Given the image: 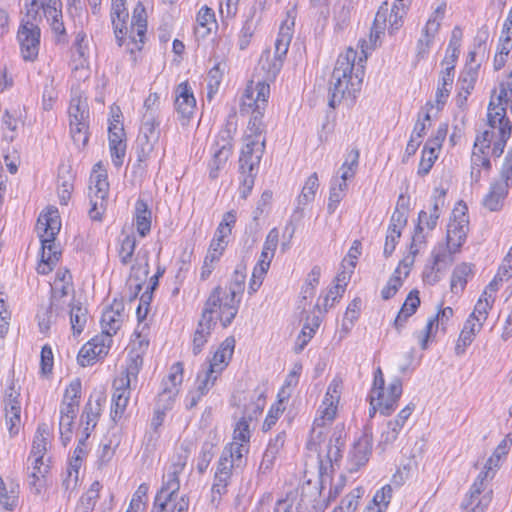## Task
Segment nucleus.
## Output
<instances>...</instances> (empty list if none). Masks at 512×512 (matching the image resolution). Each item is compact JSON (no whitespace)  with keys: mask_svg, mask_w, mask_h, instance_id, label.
I'll use <instances>...</instances> for the list:
<instances>
[{"mask_svg":"<svg viewBox=\"0 0 512 512\" xmlns=\"http://www.w3.org/2000/svg\"><path fill=\"white\" fill-rule=\"evenodd\" d=\"M415 256L416 255L412 254L411 257H406L398 263L387 283L381 290V297L383 300H389L397 294L399 289L402 287L404 280L410 274Z\"/></svg>","mask_w":512,"mask_h":512,"instance_id":"cd10ccee","label":"nucleus"},{"mask_svg":"<svg viewBox=\"0 0 512 512\" xmlns=\"http://www.w3.org/2000/svg\"><path fill=\"white\" fill-rule=\"evenodd\" d=\"M343 388V377L339 374L335 375L329 382L316 410L311 435L306 442L307 451L317 455L321 474L332 472L334 465L342 459L346 438L345 425L344 423L336 425L328 441L325 440L321 431L316 433L315 430L330 426L336 420L340 411Z\"/></svg>","mask_w":512,"mask_h":512,"instance_id":"f257e3e1","label":"nucleus"},{"mask_svg":"<svg viewBox=\"0 0 512 512\" xmlns=\"http://www.w3.org/2000/svg\"><path fill=\"white\" fill-rule=\"evenodd\" d=\"M133 220L139 236L145 237L150 233L152 226V213L145 200L138 199L136 201Z\"/></svg>","mask_w":512,"mask_h":512,"instance_id":"c03bdc74","label":"nucleus"},{"mask_svg":"<svg viewBox=\"0 0 512 512\" xmlns=\"http://www.w3.org/2000/svg\"><path fill=\"white\" fill-rule=\"evenodd\" d=\"M458 253L452 252L447 244L435 247L431 253V269L436 273L441 272Z\"/></svg>","mask_w":512,"mask_h":512,"instance_id":"4d7b16f0","label":"nucleus"},{"mask_svg":"<svg viewBox=\"0 0 512 512\" xmlns=\"http://www.w3.org/2000/svg\"><path fill=\"white\" fill-rule=\"evenodd\" d=\"M484 324L472 317H467L455 343L456 355H463L467 348L474 342L476 336L482 330Z\"/></svg>","mask_w":512,"mask_h":512,"instance_id":"e433bc0d","label":"nucleus"},{"mask_svg":"<svg viewBox=\"0 0 512 512\" xmlns=\"http://www.w3.org/2000/svg\"><path fill=\"white\" fill-rule=\"evenodd\" d=\"M214 326L215 324H213L211 321L202 315L200 316L192 338V352L194 355H198L202 352L208 343Z\"/></svg>","mask_w":512,"mask_h":512,"instance_id":"de8ad7c7","label":"nucleus"},{"mask_svg":"<svg viewBox=\"0 0 512 512\" xmlns=\"http://www.w3.org/2000/svg\"><path fill=\"white\" fill-rule=\"evenodd\" d=\"M106 401L107 394L104 388H94L90 392L81 415V420L84 424V438L87 439L97 426L104 411Z\"/></svg>","mask_w":512,"mask_h":512,"instance_id":"aec40b11","label":"nucleus"},{"mask_svg":"<svg viewBox=\"0 0 512 512\" xmlns=\"http://www.w3.org/2000/svg\"><path fill=\"white\" fill-rule=\"evenodd\" d=\"M496 141L495 131L489 127L476 136L471 155V174L476 180H479L482 170L487 173L490 171L491 162L489 156H495L494 144Z\"/></svg>","mask_w":512,"mask_h":512,"instance_id":"2eb2a0df","label":"nucleus"},{"mask_svg":"<svg viewBox=\"0 0 512 512\" xmlns=\"http://www.w3.org/2000/svg\"><path fill=\"white\" fill-rule=\"evenodd\" d=\"M234 469L226 459H219L211 487V502L218 506L222 496L228 492V486Z\"/></svg>","mask_w":512,"mask_h":512,"instance_id":"2f4dec72","label":"nucleus"},{"mask_svg":"<svg viewBox=\"0 0 512 512\" xmlns=\"http://www.w3.org/2000/svg\"><path fill=\"white\" fill-rule=\"evenodd\" d=\"M189 505L185 494H156L151 512H188Z\"/></svg>","mask_w":512,"mask_h":512,"instance_id":"f704fd0d","label":"nucleus"},{"mask_svg":"<svg viewBox=\"0 0 512 512\" xmlns=\"http://www.w3.org/2000/svg\"><path fill=\"white\" fill-rule=\"evenodd\" d=\"M476 266L474 263L462 261L457 263L450 275L449 288L453 294H462L468 283L475 277Z\"/></svg>","mask_w":512,"mask_h":512,"instance_id":"72a5a7b5","label":"nucleus"},{"mask_svg":"<svg viewBox=\"0 0 512 512\" xmlns=\"http://www.w3.org/2000/svg\"><path fill=\"white\" fill-rule=\"evenodd\" d=\"M369 49L368 41L360 39L357 49L348 47L338 56L329 87V105L332 108L341 105L349 108L356 102L362 88Z\"/></svg>","mask_w":512,"mask_h":512,"instance_id":"f03ea898","label":"nucleus"},{"mask_svg":"<svg viewBox=\"0 0 512 512\" xmlns=\"http://www.w3.org/2000/svg\"><path fill=\"white\" fill-rule=\"evenodd\" d=\"M362 254V242L356 239L352 242L347 254L341 262L342 270L339 273H348L351 278L357 266L358 259Z\"/></svg>","mask_w":512,"mask_h":512,"instance_id":"69168bd1","label":"nucleus"},{"mask_svg":"<svg viewBox=\"0 0 512 512\" xmlns=\"http://www.w3.org/2000/svg\"><path fill=\"white\" fill-rule=\"evenodd\" d=\"M46 19L58 40L66 34L61 0H26L25 14L17 30V41L24 61L37 60L40 50L39 23Z\"/></svg>","mask_w":512,"mask_h":512,"instance_id":"7ed1b4c3","label":"nucleus"},{"mask_svg":"<svg viewBox=\"0 0 512 512\" xmlns=\"http://www.w3.org/2000/svg\"><path fill=\"white\" fill-rule=\"evenodd\" d=\"M88 455L86 438L78 441L72 456L68 459L66 474L62 484L66 491L73 492L80 485V470L84 467Z\"/></svg>","mask_w":512,"mask_h":512,"instance_id":"412c9836","label":"nucleus"},{"mask_svg":"<svg viewBox=\"0 0 512 512\" xmlns=\"http://www.w3.org/2000/svg\"><path fill=\"white\" fill-rule=\"evenodd\" d=\"M319 178L316 172H313L311 175L307 177L305 180L302 189L298 195V204L299 205H307L314 201L317 191L319 189Z\"/></svg>","mask_w":512,"mask_h":512,"instance_id":"0e129e2a","label":"nucleus"},{"mask_svg":"<svg viewBox=\"0 0 512 512\" xmlns=\"http://www.w3.org/2000/svg\"><path fill=\"white\" fill-rule=\"evenodd\" d=\"M113 340L99 333L82 345L77 354V363L81 367L93 366L109 354Z\"/></svg>","mask_w":512,"mask_h":512,"instance_id":"a211bd4d","label":"nucleus"},{"mask_svg":"<svg viewBox=\"0 0 512 512\" xmlns=\"http://www.w3.org/2000/svg\"><path fill=\"white\" fill-rule=\"evenodd\" d=\"M265 147V128L247 126L239 156V169L258 171Z\"/></svg>","mask_w":512,"mask_h":512,"instance_id":"ddd939ff","label":"nucleus"},{"mask_svg":"<svg viewBox=\"0 0 512 512\" xmlns=\"http://www.w3.org/2000/svg\"><path fill=\"white\" fill-rule=\"evenodd\" d=\"M294 24V17L288 13L279 27L275 40V51L272 53L267 49L262 52L258 68L265 76L264 81L273 82L280 72L293 37Z\"/></svg>","mask_w":512,"mask_h":512,"instance_id":"0eeeda50","label":"nucleus"},{"mask_svg":"<svg viewBox=\"0 0 512 512\" xmlns=\"http://www.w3.org/2000/svg\"><path fill=\"white\" fill-rule=\"evenodd\" d=\"M70 304V325L74 336H79L87 323V309L84 308L79 302H69Z\"/></svg>","mask_w":512,"mask_h":512,"instance_id":"13d9d810","label":"nucleus"},{"mask_svg":"<svg viewBox=\"0 0 512 512\" xmlns=\"http://www.w3.org/2000/svg\"><path fill=\"white\" fill-rule=\"evenodd\" d=\"M73 48L75 49V53L77 54V58L73 59V62H78L74 65V70H84L86 72V76H88L89 72V44L87 40V35L83 31H80L76 34Z\"/></svg>","mask_w":512,"mask_h":512,"instance_id":"3c124183","label":"nucleus"},{"mask_svg":"<svg viewBox=\"0 0 512 512\" xmlns=\"http://www.w3.org/2000/svg\"><path fill=\"white\" fill-rule=\"evenodd\" d=\"M62 252L55 242H41L40 258L37 262L36 271L38 274L47 275L59 264Z\"/></svg>","mask_w":512,"mask_h":512,"instance_id":"c9c22d12","label":"nucleus"},{"mask_svg":"<svg viewBox=\"0 0 512 512\" xmlns=\"http://www.w3.org/2000/svg\"><path fill=\"white\" fill-rule=\"evenodd\" d=\"M110 184L108 172L104 164L97 162L91 171L89 177L88 198H89V216L93 220H102L107 206Z\"/></svg>","mask_w":512,"mask_h":512,"instance_id":"f8f14e48","label":"nucleus"},{"mask_svg":"<svg viewBox=\"0 0 512 512\" xmlns=\"http://www.w3.org/2000/svg\"><path fill=\"white\" fill-rule=\"evenodd\" d=\"M403 394V382L395 377L386 383L383 370L378 366L373 372L371 387L367 395L369 403V417L373 418L377 413L382 416H391L398 407Z\"/></svg>","mask_w":512,"mask_h":512,"instance_id":"423d86ee","label":"nucleus"},{"mask_svg":"<svg viewBox=\"0 0 512 512\" xmlns=\"http://www.w3.org/2000/svg\"><path fill=\"white\" fill-rule=\"evenodd\" d=\"M82 396L81 378L75 377L65 384L59 404V431L65 445L71 440Z\"/></svg>","mask_w":512,"mask_h":512,"instance_id":"9d476101","label":"nucleus"},{"mask_svg":"<svg viewBox=\"0 0 512 512\" xmlns=\"http://www.w3.org/2000/svg\"><path fill=\"white\" fill-rule=\"evenodd\" d=\"M237 222V211L229 210L225 212L222 216L221 221L219 222L215 233L211 239V242H216V244H223L228 246L230 238L232 236V231Z\"/></svg>","mask_w":512,"mask_h":512,"instance_id":"ea45409f","label":"nucleus"},{"mask_svg":"<svg viewBox=\"0 0 512 512\" xmlns=\"http://www.w3.org/2000/svg\"><path fill=\"white\" fill-rule=\"evenodd\" d=\"M438 220L439 219L432 214H428V211L426 210L419 211L415 232L410 246L411 254L417 255L419 250L425 247L427 243V235L425 232L434 230L437 226Z\"/></svg>","mask_w":512,"mask_h":512,"instance_id":"7c9ffc66","label":"nucleus"},{"mask_svg":"<svg viewBox=\"0 0 512 512\" xmlns=\"http://www.w3.org/2000/svg\"><path fill=\"white\" fill-rule=\"evenodd\" d=\"M217 27L215 12L207 5L202 6L196 14L194 33L197 37L205 38Z\"/></svg>","mask_w":512,"mask_h":512,"instance_id":"37998d69","label":"nucleus"},{"mask_svg":"<svg viewBox=\"0 0 512 512\" xmlns=\"http://www.w3.org/2000/svg\"><path fill=\"white\" fill-rule=\"evenodd\" d=\"M446 134V127L439 128L435 135L430 137L425 143L421 152V158L417 169V174L419 176L427 175L434 166L436 160L439 157V153L446 138Z\"/></svg>","mask_w":512,"mask_h":512,"instance_id":"b1692460","label":"nucleus"},{"mask_svg":"<svg viewBox=\"0 0 512 512\" xmlns=\"http://www.w3.org/2000/svg\"><path fill=\"white\" fill-rule=\"evenodd\" d=\"M109 150L115 166L123 163L126 153V133L124 128H108Z\"/></svg>","mask_w":512,"mask_h":512,"instance_id":"58836bf2","label":"nucleus"},{"mask_svg":"<svg viewBox=\"0 0 512 512\" xmlns=\"http://www.w3.org/2000/svg\"><path fill=\"white\" fill-rule=\"evenodd\" d=\"M184 372L185 368L182 361H177L170 366L168 374L162 380L159 402L163 401L165 397L168 398L169 403L175 402L184 381Z\"/></svg>","mask_w":512,"mask_h":512,"instance_id":"bb28decb","label":"nucleus"},{"mask_svg":"<svg viewBox=\"0 0 512 512\" xmlns=\"http://www.w3.org/2000/svg\"><path fill=\"white\" fill-rule=\"evenodd\" d=\"M102 487V483L99 480H95L81 495L78 507L82 509V512H92L94 510V507L100 498Z\"/></svg>","mask_w":512,"mask_h":512,"instance_id":"052dcab7","label":"nucleus"},{"mask_svg":"<svg viewBox=\"0 0 512 512\" xmlns=\"http://www.w3.org/2000/svg\"><path fill=\"white\" fill-rule=\"evenodd\" d=\"M421 305L420 292L417 289H412L406 296L400 310L398 311L393 326L397 331H401L408 319L413 316Z\"/></svg>","mask_w":512,"mask_h":512,"instance_id":"4c0bfd02","label":"nucleus"},{"mask_svg":"<svg viewBox=\"0 0 512 512\" xmlns=\"http://www.w3.org/2000/svg\"><path fill=\"white\" fill-rule=\"evenodd\" d=\"M52 426L46 422L38 424L29 455H46L52 437Z\"/></svg>","mask_w":512,"mask_h":512,"instance_id":"8fccbe9b","label":"nucleus"},{"mask_svg":"<svg viewBox=\"0 0 512 512\" xmlns=\"http://www.w3.org/2000/svg\"><path fill=\"white\" fill-rule=\"evenodd\" d=\"M147 28L148 15L142 2L135 5L129 26L127 21L112 25L117 45L124 49L134 64L140 60V54L144 49Z\"/></svg>","mask_w":512,"mask_h":512,"instance_id":"39448f33","label":"nucleus"},{"mask_svg":"<svg viewBox=\"0 0 512 512\" xmlns=\"http://www.w3.org/2000/svg\"><path fill=\"white\" fill-rule=\"evenodd\" d=\"M117 384L113 390L110 405V418L117 424L125 417L126 409L131 395V382L129 379H116Z\"/></svg>","mask_w":512,"mask_h":512,"instance_id":"a878e982","label":"nucleus"},{"mask_svg":"<svg viewBox=\"0 0 512 512\" xmlns=\"http://www.w3.org/2000/svg\"><path fill=\"white\" fill-rule=\"evenodd\" d=\"M270 94V83L267 81L250 80L247 83L240 101V112L249 116L248 126L265 128L263 117Z\"/></svg>","mask_w":512,"mask_h":512,"instance_id":"9b49d317","label":"nucleus"},{"mask_svg":"<svg viewBox=\"0 0 512 512\" xmlns=\"http://www.w3.org/2000/svg\"><path fill=\"white\" fill-rule=\"evenodd\" d=\"M61 217L56 207H46L38 216L36 232L40 242H55L56 236L61 230Z\"/></svg>","mask_w":512,"mask_h":512,"instance_id":"5701e85b","label":"nucleus"},{"mask_svg":"<svg viewBox=\"0 0 512 512\" xmlns=\"http://www.w3.org/2000/svg\"><path fill=\"white\" fill-rule=\"evenodd\" d=\"M360 152L358 148H351L345 157L344 162L340 167V180L338 182L347 183L355 177L358 166H359Z\"/></svg>","mask_w":512,"mask_h":512,"instance_id":"bf43d9fd","label":"nucleus"},{"mask_svg":"<svg viewBox=\"0 0 512 512\" xmlns=\"http://www.w3.org/2000/svg\"><path fill=\"white\" fill-rule=\"evenodd\" d=\"M303 371L301 362H295L285 377V380L280 387L277 396L289 401L292 391L298 386L299 380Z\"/></svg>","mask_w":512,"mask_h":512,"instance_id":"5fc2aeb1","label":"nucleus"},{"mask_svg":"<svg viewBox=\"0 0 512 512\" xmlns=\"http://www.w3.org/2000/svg\"><path fill=\"white\" fill-rule=\"evenodd\" d=\"M446 12V3L439 4L433 13L427 19L421 31V37L429 39L434 42L436 35L439 32L441 22Z\"/></svg>","mask_w":512,"mask_h":512,"instance_id":"864d4df0","label":"nucleus"},{"mask_svg":"<svg viewBox=\"0 0 512 512\" xmlns=\"http://www.w3.org/2000/svg\"><path fill=\"white\" fill-rule=\"evenodd\" d=\"M510 186L506 180L494 179L482 198V206L490 212H499L504 206L509 195Z\"/></svg>","mask_w":512,"mask_h":512,"instance_id":"c85d7f7f","label":"nucleus"},{"mask_svg":"<svg viewBox=\"0 0 512 512\" xmlns=\"http://www.w3.org/2000/svg\"><path fill=\"white\" fill-rule=\"evenodd\" d=\"M469 225L449 222L447 225L445 244L452 252H460L466 242Z\"/></svg>","mask_w":512,"mask_h":512,"instance_id":"49530a36","label":"nucleus"},{"mask_svg":"<svg viewBox=\"0 0 512 512\" xmlns=\"http://www.w3.org/2000/svg\"><path fill=\"white\" fill-rule=\"evenodd\" d=\"M197 102L193 88L188 80L182 81L174 88V109L182 126H188L194 117Z\"/></svg>","mask_w":512,"mask_h":512,"instance_id":"6ab92c4d","label":"nucleus"},{"mask_svg":"<svg viewBox=\"0 0 512 512\" xmlns=\"http://www.w3.org/2000/svg\"><path fill=\"white\" fill-rule=\"evenodd\" d=\"M350 279L348 273H338L336 275L333 286L323 298L324 311L334 306L343 297Z\"/></svg>","mask_w":512,"mask_h":512,"instance_id":"09e8293b","label":"nucleus"},{"mask_svg":"<svg viewBox=\"0 0 512 512\" xmlns=\"http://www.w3.org/2000/svg\"><path fill=\"white\" fill-rule=\"evenodd\" d=\"M507 281L506 278L496 272L490 282L481 291L472 312L468 316L485 324L494 307L500 288L503 283Z\"/></svg>","mask_w":512,"mask_h":512,"instance_id":"f3484780","label":"nucleus"},{"mask_svg":"<svg viewBox=\"0 0 512 512\" xmlns=\"http://www.w3.org/2000/svg\"><path fill=\"white\" fill-rule=\"evenodd\" d=\"M46 455H29L28 461L30 462V486L34 488L36 493H40L46 485L47 477L50 473L51 465L50 458Z\"/></svg>","mask_w":512,"mask_h":512,"instance_id":"473e14b6","label":"nucleus"},{"mask_svg":"<svg viewBox=\"0 0 512 512\" xmlns=\"http://www.w3.org/2000/svg\"><path fill=\"white\" fill-rule=\"evenodd\" d=\"M126 318L123 299L114 298L102 312L100 319L101 333L112 338L120 330Z\"/></svg>","mask_w":512,"mask_h":512,"instance_id":"393cba45","label":"nucleus"},{"mask_svg":"<svg viewBox=\"0 0 512 512\" xmlns=\"http://www.w3.org/2000/svg\"><path fill=\"white\" fill-rule=\"evenodd\" d=\"M234 132L228 126L222 127L215 135L211 150L233 154Z\"/></svg>","mask_w":512,"mask_h":512,"instance_id":"e2e57ef3","label":"nucleus"},{"mask_svg":"<svg viewBox=\"0 0 512 512\" xmlns=\"http://www.w3.org/2000/svg\"><path fill=\"white\" fill-rule=\"evenodd\" d=\"M145 355L146 354L134 352L127 349V357L125 361L123 375L119 377V379H129V382H131L132 380H136L138 374L140 373L143 367Z\"/></svg>","mask_w":512,"mask_h":512,"instance_id":"6e6d98bb","label":"nucleus"},{"mask_svg":"<svg viewBox=\"0 0 512 512\" xmlns=\"http://www.w3.org/2000/svg\"><path fill=\"white\" fill-rule=\"evenodd\" d=\"M185 465V461H179L172 465L157 494H181L179 475L183 472Z\"/></svg>","mask_w":512,"mask_h":512,"instance_id":"603ef678","label":"nucleus"},{"mask_svg":"<svg viewBox=\"0 0 512 512\" xmlns=\"http://www.w3.org/2000/svg\"><path fill=\"white\" fill-rule=\"evenodd\" d=\"M240 298L227 293L226 289L217 285L207 297L201 315L222 328L229 327L236 318L239 310Z\"/></svg>","mask_w":512,"mask_h":512,"instance_id":"1a4fd4ad","label":"nucleus"},{"mask_svg":"<svg viewBox=\"0 0 512 512\" xmlns=\"http://www.w3.org/2000/svg\"><path fill=\"white\" fill-rule=\"evenodd\" d=\"M69 133L74 144L79 148H84L89 141V120L69 121Z\"/></svg>","mask_w":512,"mask_h":512,"instance_id":"338daca9","label":"nucleus"},{"mask_svg":"<svg viewBox=\"0 0 512 512\" xmlns=\"http://www.w3.org/2000/svg\"><path fill=\"white\" fill-rule=\"evenodd\" d=\"M235 346L234 336H228L209 352L196 374L194 387L186 394L184 400L186 409L196 407L200 400L215 386L229 366L234 355Z\"/></svg>","mask_w":512,"mask_h":512,"instance_id":"20e7f679","label":"nucleus"},{"mask_svg":"<svg viewBox=\"0 0 512 512\" xmlns=\"http://www.w3.org/2000/svg\"><path fill=\"white\" fill-rule=\"evenodd\" d=\"M408 200L404 197V195H400L398 197V201L396 207L391 215L387 231L396 232L397 234H401L405 229L408 222Z\"/></svg>","mask_w":512,"mask_h":512,"instance_id":"a18cd8bd","label":"nucleus"},{"mask_svg":"<svg viewBox=\"0 0 512 512\" xmlns=\"http://www.w3.org/2000/svg\"><path fill=\"white\" fill-rule=\"evenodd\" d=\"M148 332V324H144L141 328L136 327L130 338L127 349L134 352L146 354L150 345Z\"/></svg>","mask_w":512,"mask_h":512,"instance_id":"680f3d73","label":"nucleus"},{"mask_svg":"<svg viewBox=\"0 0 512 512\" xmlns=\"http://www.w3.org/2000/svg\"><path fill=\"white\" fill-rule=\"evenodd\" d=\"M74 300L75 288L69 269L59 268L50 282V299L52 309H64L65 305Z\"/></svg>","mask_w":512,"mask_h":512,"instance_id":"dca6fc26","label":"nucleus"},{"mask_svg":"<svg viewBox=\"0 0 512 512\" xmlns=\"http://www.w3.org/2000/svg\"><path fill=\"white\" fill-rule=\"evenodd\" d=\"M250 445L231 441L226 447L220 459H226L232 469H243L246 465V456L249 453Z\"/></svg>","mask_w":512,"mask_h":512,"instance_id":"a19ab883","label":"nucleus"},{"mask_svg":"<svg viewBox=\"0 0 512 512\" xmlns=\"http://www.w3.org/2000/svg\"><path fill=\"white\" fill-rule=\"evenodd\" d=\"M8 403L5 405V426L10 437H16L22 429L21 404L18 400L19 393L13 386L9 388Z\"/></svg>","mask_w":512,"mask_h":512,"instance_id":"c756f323","label":"nucleus"},{"mask_svg":"<svg viewBox=\"0 0 512 512\" xmlns=\"http://www.w3.org/2000/svg\"><path fill=\"white\" fill-rule=\"evenodd\" d=\"M511 445L512 437L511 435H506L498 444L493 454L489 457L484 467L485 470L478 475L477 479L471 487L472 503L478 495H481L485 480L488 477H493V468H497L499 466L501 459L508 454Z\"/></svg>","mask_w":512,"mask_h":512,"instance_id":"4be33fe9","label":"nucleus"},{"mask_svg":"<svg viewBox=\"0 0 512 512\" xmlns=\"http://www.w3.org/2000/svg\"><path fill=\"white\" fill-rule=\"evenodd\" d=\"M136 237L132 233L123 235L117 243V256L122 265H130L128 282L134 283V297L142 289V284L149 274V256L147 253L136 255Z\"/></svg>","mask_w":512,"mask_h":512,"instance_id":"6e6552de","label":"nucleus"},{"mask_svg":"<svg viewBox=\"0 0 512 512\" xmlns=\"http://www.w3.org/2000/svg\"><path fill=\"white\" fill-rule=\"evenodd\" d=\"M487 124L491 130L495 131L497 138L494 144L495 157H500L512 135V123L507 116L506 107L498 105L493 99L487 109Z\"/></svg>","mask_w":512,"mask_h":512,"instance_id":"4468645a","label":"nucleus"},{"mask_svg":"<svg viewBox=\"0 0 512 512\" xmlns=\"http://www.w3.org/2000/svg\"><path fill=\"white\" fill-rule=\"evenodd\" d=\"M69 121H87L89 120V108L87 100L82 96L71 98L68 107Z\"/></svg>","mask_w":512,"mask_h":512,"instance_id":"774afa93","label":"nucleus"},{"mask_svg":"<svg viewBox=\"0 0 512 512\" xmlns=\"http://www.w3.org/2000/svg\"><path fill=\"white\" fill-rule=\"evenodd\" d=\"M416 406L413 402L406 404L392 420L387 423V431L385 432L386 441H394L405 426L407 420L413 414Z\"/></svg>","mask_w":512,"mask_h":512,"instance_id":"79ce46f5","label":"nucleus"}]
</instances>
